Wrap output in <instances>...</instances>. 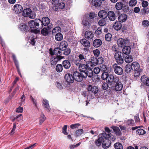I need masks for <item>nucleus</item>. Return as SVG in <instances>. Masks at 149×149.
<instances>
[{"instance_id":"nucleus-1","label":"nucleus","mask_w":149,"mask_h":149,"mask_svg":"<svg viewBox=\"0 0 149 149\" xmlns=\"http://www.w3.org/2000/svg\"><path fill=\"white\" fill-rule=\"evenodd\" d=\"M41 23V20L39 19H36L35 21H30L29 22V25L31 29H33L31 30V32L36 33L37 29H40L42 27V26H40Z\"/></svg>"},{"instance_id":"nucleus-2","label":"nucleus","mask_w":149,"mask_h":149,"mask_svg":"<svg viewBox=\"0 0 149 149\" xmlns=\"http://www.w3.org/2000/svg\"><path fill=\"white\" fill-rule=\"evenodd\" d=\"M114 58L116 61L119 64H122L124 61V55L121 52H117L114 54Z\"/></svg>"},{"instance_id":"nucleus-3","label":"nucleus","mask_w":149,"mask_h":149,"mask_svg":"<svg viewBox=\"0 0 149 149\" xmlns=\"http://www.w3.org/2000/svg\"><path fill=\"white\" fill-rule=\"evenodd\" d=\"M79 59L74 61V63L76 65H79L80 63H85L87 61L86 56L82 53L80 54L78 56Z\"/></svg>"},{"instance_id":"nucleus-4","label":"nucleus","mask_w":149,"mask_h":149,"mask_svg":"<svg viewBox=\"0 0 149 149\" xmlns=\"http://www.w3.org/2000/svg\"><path fill=\"white\" fill-rule=\"evenodd\" d=\"M22 14L24 17L28 16L32 19L35 18L36 17V15L35 13L32 12L31 10L29 8L24 9L23 11Z\"/></svg>"},{"instance_id":"nucleus-5","label":"nucleus","mask_w":149,"mask_h":149,"mask_svg":"<svg viewBox=\"0 0 149 149\" xmlns=\"http://www.w3.org/2000/svg\"><path fill=\"white\" fill-rule=\"evenodd\" d=\"M110 137V134L106 133H103L100 134L99 135V138L95 141L96 145L98 146H100L103 141L104 138H108Z\"/></svg>"},{"instance_id":"nucleus-6","label":"nucleus","mask_w":149,"mask_h":149,"mask_svg":"<svg viewBox=\"0 0 149 149\" xmlns=\"http://www.w3.org/2000/svg\"><path fill=\"white\" fill-rule=\"evenodd\" d=\"M83 72H79L77 71H75L73 73L74 79L76 81L80 82L82 81L84 76H83Z\"/></svg>"},{"instance_id":"nucleus-7","label":"nucleus","mask_w":149,"mask_h":149,"mask_svg":"<svg viewBox=\"0 0 149 149\" xmlns=\"http://www.w3.org/2000/svg\"><path fill=\"white\" fill-rule=\"evenodd\" d=\"M92 23L87 17L84 16L82 22V24L84 27L89 28Z\"/></svg>"},{"instance_id":"nucleus-8","label":"nucleus","mask_w":149,"mask_h":149,"mask_svg":"<svg viewBox=\"0 0 149 149\" xmlns=\"http://www.w3.org/2000/svg\"><path fill=\"white\" fill-rule=\"evenodd\" d=\"M63 58L62 56H61L59 55L58 56L56 57H52L50 59V64L52 65H56L58 62L60 61L61 59Z\"/></svg>"},{"instance_id":"nucleus-9","label":"nucleus","mask_w":149,"mask_h":149,"mask_svg":"<svg viewBox=\"0 0 149 149\" xmlns=\"http://www.w3.org/2000/svg\"><path fill=\"white\" fill-rule=\"evenodd\" d=\"M119 80V78L116 77L113 74H110L108 75L107 81L110 83H116Z\"/></svg>"},{"instance_id":"nucleus-10","label":"nucleus","mask_w":149,"mask_h":149,"mask_svg":"<svg viewBox=\"0 0 149 149\" xmlns=\"http://www.w3.org/2000/svg\"><path fill=\"white\" fill-rule=\"evenodd\" d=\"M83 75L84 76V78H86L87 76L91 77L93 76V70L89 68H88L87 70L84 72H82Z\"/></svg>"},{"instance_id":"nucleus-11","label":"nucleus","mask_w":149,"mask_h":149,"mask_svg":"<svg viewBox=\"0 0 149 149\" xmlns=\"http://www.w3.org/2000/svg\"><path fill=\"white\" fill-rule=\"evenodd\" d=\"M113 68L114 70L115 73L118 75L122 74L123 72L122 68L117 65L116 64H114L113 65Z\"/></svg>"},{"instance_id":"nucleus-12","label":"nucleus","mask_w":149,"mask_h":149,"mask_svg":"<svg viewBox=\"0 0 149 149\" xmlns=\"http://www.w3.org/2000/svg\"><path fill=\"white\" fill-rule=\"evenodd\" d=\"M87 64L88 67L90 68L96 66L97 64V58L92 57L91 61H87Z\"/></svg>"},{"instance_id":"nucleus-13","label":"nucleus","mask_w":149,"mask_h":149,"mask_svg":"<svg viewBox=\"0 0 149 149\" xmlns=\"http://www.w3.org/2000/svg\"><path fill=\"white\" fill-rule=\"evenodd\" d=\"M109 137L104 138V140L102 142V147L104 148H109L111 145V142L108 139Z\"/></svg>"},{"instance_id":"nucleus-14","label":"nucleus","mask_w":149,"mask_h":149,"mask_svg":"<svg viewBox=\"0 0 149 149\" xmlns=\"http://www.w3.org/2000/svg\"><path fill=\"white\" fill-rule=\"evenodd\" d=\"M65 78L66 81L69 83H72L74 81L73 75L70 73L66 74L65 76Z\"/></svg>"},{"instance_id":"nucleus-15","label":"nucleus","mask_w":149,"mask_h":149,"mask_svg":"<svg viewBox=\"0 0 149 149\" xmlns=\"http://www.w3.org/2000/svg\"><path fill=\"white\" fill-rule=\"evenodd\" d=\"M22 9L23 8L22 6L20 4H15L14 6L13 7V10L17 13H21Z\"/></svg>"},{"instance_id":"nucleus-16","label":"nucleus","mask_w":149,"mask_h":149,"mask_svg":"<svg viewBox=\"0 0 149 149\" xmlns=\"http://www.w3.org/2000/svg\"><path fill=\"white\" fill-rule=\"evenodd\" d=\"M128 40L123 38H119L117 40V44L118 46L123 47L127 43Z\"/></svg>"},{"instance_id":"nucleus-17","label":"nucleus","mask_w":149,"mask_h":149,"mask_svg":"<svg viewBox=\"0 0 149 149\" xmlns=\"http://www.w3.org/2000/svg\"><path fill=\"white\" fill-rule=\"evenodd\" d=\"M86 63V64H84V63H80L79 65H76L78 66L79 69L81 72L85 71L88 68V67L87 64V62Z\"/></svg>"},{"instance_id":"nucleus-18","label":"nucleus","mask_w":149,"mask_h":149,"mask_svg":"<svg viewBox=\"0 0 149 149\" xmlns=\"http://www.w3.org/2000/svg\"><path fill=\"white\" fill-rule=\"evenodd\" d=\"M96 16V15L95 13L92 12L84 16L87 17V18L88 19L90 22L93 23L94 22V19Z\"/></svg>"},{"instance_id":"nucleus-19","label":"nucleus","mask_w":149,"mask_h":149,"mask_svg":"<svg viewBox=\"0 0 149 149\" xmlns=\"http://www.w3.org/2000/svg\"><path fill=\"white\" fill-rule=\"evenodd\" d=\"M87 89L89 91H91L94 93H96L98 91V88L96 86H93L91 85H88Z\"/></svg>"},{"instance_id":"nucleus-20","label":"nucleus","mask_w":149,"mask_h":149,"mask_svg":"<svg viewBox=\"0 0 149 149\" xmlns=\"http://www.w3.org/2000/svg\"><path fill=\"white\" fill-rule=\"evenodd\" d=\"M41 25L43 26V25L45 26H48L50 22V19L48 17H43L42 20H41Z\"/></svg>"},{"instance_id":"nucleus-21","label":"nucleus","mask_w":149,"mask_h":149,"mask_svg":"<svg viewBox=\"0 0 149 149\" xmlns=\"http://www.w3.org/2000/svg\"><path fill=\"white\" fill-rule=\"evenodd\" d=\"M84 36L86 38L90 40L93 38L94 35L92 31H87L85 32Z\"/></svg>"},{"instance_id":"nucleus-22","label":"nucleus","mask_w":149,"mask_h":149,"mask_svg":"<svg viewBox=\"0 0 149 149\" xmlns=\"http://www.w3.org/2000/svg\"><path fill=\"white\" fill-rule=\"evenodd\" d=\"M116 84L115 85V89L117 91H121L123 88V85L119 81L118 82L115 83Z\"/></svg>"},{"instance_id":"nucleus-23","label":"nucleus","mask_w":149,"mask_h":149,"mask_svg":"<svg viewBox=\"0 0 149 149\" xmlns=\"http://www.w3.org/2000/svg\"><path fill=\"white\" fill-rule=\"evenodd\" d=\"M107 16L109 19L111 21H114L116 19L115 14L113 11H109L107 13Z\"/></svg>"},{"instance_id":"nucleus-24","label":"nucleus","mask_w":149,"mask_h":149,"mask_svg":"<svg viewBox=\"0 0 149 149\" xmlns=\"http://www.w3.org/2000/svg\"><path fill=\"white\" fill-rule=\"evenodd\" d=\"M48 101L45 99H43L42 103L43 104V106L46 108V110L48 112H49L50 111V107Z\"/></svg>"},{"instance_id":"nucleus-25","label":"nucleus","mask_w":149,"mask_h":149,"mask_svg":"<svg viewBox=\"0 0 149 149\" xmlns=\"http://www.w3.org/2000/svg\"><path fill=\"white\" fill-rule=\"evenodd\" d=\"M80 42L82 45L86 47H89L90 46V42L86 39H82L80 40Z\"/></svg>"},{"instance_id":"nucleus-26","label":"nucleus","mask_w":149,"mask_h":149,"mask_svg":"<svg viewBox=\"0 0 149 149\" xmlns=\"http://www.w3.org/2000/svg\"><path fill=\"white\" fill-rule=\"evenodd\" d=\"M127 18V15L125 14H123L119 15L118 17L119 22H124L125 21Z\"/></svg>"},{"instance_id":"nucleus-27","label":"nucleus","mask_w":149,"mask_h":149,"mask_svg":"<svg viewBox=\"0 0 149 149\" xmlns=\"http://www.w3.org/2000/svg\"><path fill=\"white\" fill-rule=\"evenodd\" d=\"M107 13L104 10H100L98 13V15L100 18H106L107 16Z\"/></svg>"},{"instance_id":"nucleus-28","label":"nucleus","mask_w":149,"mask_h":149,"mask_svg":"<svg viewBox=\"0 0 149 149\" xmlns=\"http://www.w3.org/2000/svg\"><path fill=\"white\" fill-rule=\"evenodd\" d=\"M141 80L147 86H149V77L147 78L145 76H143L141 77Z\"/></svg>"},{"instance_id":"nucleus-29","label":"nucleus","mask_w":149,"mask_h":149,"mask_svg":"<svg viewBox=\"0 0 149 149\" xmlns=\"http://www.w3.org/2000/svg\"><path fill=\"white\" fill-rule=\"evenodd\" d=\"M67 43L65 41H62L60 44L59 48L62 51L65 50L67 47Z\"/></svg>"},{"instance_id":"nucleus-30","label":"nucleus","mask_w":149,"mask_h":149,"mask_svg":"<svg viewBox=\"0 0 149 149\" xmlns=\"http://www.w3.org/2000/svg\"><path fill=\"white\" fill-rule=\"evenodd\" d=\"M93 46L96 47H100L102 44V42L100 39H96L93 42Z\"/></svg>"},{"instance_id":"nucleus-31","label":"nucleus","mask_w":149,"mask_h":149,"mask_svg":"<svg viewBox=\"0 0 149 149\" xmlns=\"http://www.w3.org/2000/svg\"><path fill=\"white\" fill-rule=\"evenodd\" d=\"M111 128L115 132L116 135L120 136L121 135V132L118 127L113 126H111Z\"/></svg>"},{"instance_id":"nucleus-32","label":"nucleus","mask_w":149,"mask_h":149,"mask_svg":"<svg viewBox=\"0 0 149 149\" xmlns=\"http://www.w3.org/2000/svg\"><path fill=\"white\" fill-rule=\"evenodd\" d=\"M122 27V25L120 22H117L113 24V27L116 30H119Z\"/></svg>"},{"instance_id":"nucleus-33","label":"nucleus","mask_w":149,"mask_h":149,"mask_svg":"<svg viewBox=\"0 0 149 149\" xmlns=\"http://www.w3.org/2000/svg\"><path fill=\"white\" fill-rule=\"evenodd\" d=\"M132 70H138L140 67L139 64L137 62H135L132 63L131 64Z\"/></svg>"},{"instance_id":"nucleus-34","label":"nucleus","mask_w":149,"mask_h":149,"mask_svg":"<svg viewBox=\"0 0 149 149\" xmlns=\"http://www.w3.org/2000/svg\"><path fill=\"white\" fill-rule=\"evenodd\" d=\"M63 64L64 67L66 69L69 68L71 66L70 62L67 60L63 61Z\"/></svg>"},{"instance_id":"nucleus-35","label":"nucleus","mask_w":149,"mask_h":149,"mask_svg":"<svg viewBox=\"0 0 149 149\" xmlns=\"http://www.w3.org/2000/svg\"><path fill=\"white\" fill-rule=\"evenodd\" d=\"M131 48L129 46L124 47L123 49V52L125 54H129L130 52Z\"/></svg>"},{"instance_id":"nucleus-36","label":"nucleus","mask_w":149,"mask_h":149,"mask_svg":"<svg viewBox=\"0 0 149 149\" xmlns=\"http://www.w3.org/2000/svg\"><path fill=\"white\" fill-rule=\"evenodd\" d=\"M92 3L95 7L100 6L101 4V2L100 0H92Z\"/></svg>"},{"instance_id":"nucleus-37","label":"nucleus","mask_w":149,"mask_h":149,"mask_svg":"<svg viewBox=\"0 0 149 149\" xmlns=\"http://www.w3.org/2000/svg\"><path fill=\"white\" fill-rule=\"evenodd\" d=\"M55 39L58 41H60L63 39V36L62 33L58 32L55 35Z\"/></svg>"},{"instance_id":"nucleus-38","label":"nucleus","mask_w":149,"mask_h":149,"mask_svg":"<svg viewBox=\"0 0 149 149\" xmlns=\"http://www.w3.org/2000/svg\"><path fill=\"white\" fill-rule=\"evenodd\" d=\"M133 60V57L130 55H127L125 59V61L127 63L132 62Z\"/></svg>"},{"instance_id":"nucleus-39","label":"nucleus","mask_w":149,"mask_h":149,"mask_svg":"<svg viewBox=\"0 0 149 149\" xmlns=\"http://www.w3.org/2000/svg\"><path fill=\"white\" fill-rule=\"evenodd\" d=\"M123 4L120 2H119L116 3L115 5L116 9L118 10H120L123 7Z\"/></svg>"},{"instance_id":"nucleus-40","label":"nucleus","mask_w":149,"mask_h":149,"mask_svg":"<svg viewBox=\"0 0 149 149\" xmlns=\"http://www.w3.org/2000/svg\"><path fill=\"white\" fill-rule=\"evenodd\" d=\"M19 28L21 31H25L28 29V27L26 25L22 23L20 24Z\"/></svg>"},{"instance_id":"nucleus-41","label":"nucleus","mask_w":149,"mask_h":149,"mask_svg":"<svg viewBox=\"0 0 149 149\" xmlns=\"http://www.w3.org/2000/svg\"><path fill=\"white\" fill-rule=\"evenodd\" d=\"M63 69V67L61 64H57L56 67V70L58 72H61Z\"/></svg>"},{"instance_id":"nucleus-42","label":"nucleus","mask_w":149,"mask_h":149,"mask_svg":"<svg viewBox=\"0 0 149 149\" xmlns=\"http://www.w3.org/2000/svg\"><path fill=\"white\" fill-rule=\"evenodd\" d=\"M84 131L82 129H79L76 131L75 132V135L76 136H80L83 133Z\"/></svg>"},{"instance_id":"nucleus-43","label":"nucleus","mask_w":149,"mask_h":149,"mask_svg":"<svg viewBox=\"0 0 149 149\" xmlns=\"http://www.w3.org/2000/svg\"><path fill=\"white\" fill-rule=\"evenodd\" d=\"M61 31V28L59 27H56L53 29L52 32L53 34H55L57 33L58 32H59Z\"/></svg>"},{"instance_id":"nucleus-44","label":"nucleus","mask_w":149,"mask_h":149,"mask_svg":"<svg viewBox=\"0 0 149 149\" xmlns=\"http://www.w3.org/2000/svg\"><path fill=\"white\" fill-rule=\"evenodd\" d=\"M114 147L116 149H123L122 145L119 143H116L114 144Z\"/></svg>"},{"instance_id":"nucleus-45","label":"nucleus","mask_w":149,"mask_h":149,"mask_svg":"<svg viewBox=\"0 0 149 149\" xmlns=\"http://www.w3.org/2000/svg\"><path fill=\"white\" fill-rule=\"evenodd\" d=\"M100 69L101 71L105 72H108V70L109 68H108L106 65H102L100 66Z\"/></svg>"},{"instance_id":"nucleus-46","label":"nucleus","mask_w":149,"mask_h":149,"mask_svg":"<svg viewBox=\"0 0 149 149\" xmlns=\"http://www.w3.org/2000/svg\"><path fill=\"white\" fill-rule=\"evenodd\" d=\"M108 72H103L102 75V79L103 80H105L106 79L107 81V80L108 76Z\"/></svg>"},{"instance_id":"nucleus-47","label":"nucleus","mask_w":149,"mask_h":149,"mask_svg":"<svg viewBox=\"0 0 149 149\" xmlns=\"http://www.w3.org/2000/svg\"><path fill=\"white\" fill-rule=\"evenodd\" d=\"M60 49L58 48H56L53 51V53L55 55H58L61 53V51H60Z\"/></svg>"},{"instance_id":"nucleus-48","label":"nucleus","mask_w":149,"mask_h":149,"mask_svg":"<svg viewBox=\"0 0 149 149\" xmlns=\"http://www.w3.org/2000/svg\"><path fill=\"white\" fill-rule=\"evenodd\" d=\"M45 119L46 118L44 115L43 114H41L40 117L39 124L40 125L45 120Z\"/></svg>"},{"instance_id":"nucleus-49","label":"nucleus","mask_w":149,"mask_h":149,"mask_svg":"<svg viewBox=\"0 0 149 149\" xmlns=\"http://www.w3.org/2000/svg\"><path fill=\"white\" fill-rule=\"evenodd\" d=\"M137 3V1L136 0H131L129 3V5L131 6H134Z\"/></svg>"},{"instance_id":"nucleus-50","label":"nucleus","mask_w":149,"mask_h":149,"mask_svg":"<svg viewBox=\"0 0 149 149\" xmlns=\"http://www.w3.org/2000/svg\"><path fill=\"white\" fill-rule=\"evenodd\" d=\"M15 64L18 70L19 69V65L16 59V58L14 54H13L12 55Z\"/></svg>"},{"instance_id":"nucleus-51","label":"nucleus","mask_w":149,"mask_h":149,"mask_svg":"<svg viewBox=\"0 0 149 149\" xmlns=\"http://www.w3.org/2000/svg\"><path fill=\"white\" fill-rule=\"evenodd\" d=\"M111 35L110 33H108L105 36V39L106 40L109 41L111 40Z\"/></svg>"},{"instance_id":"nucleus-52","label":"nucleus","mask_w":149,"mask_h":149,"mask_svg":"<svg viewBox=\"0 0 149 149\" xmlns=\"http://www.w3.org/2000/svg\"><path fill=\"white\" fill-rule=\"evenodd\" d=\"M102 33V28L101 27H99L95 32V33L97 35L101 34Z\"/></svg>"},{"instance_id":"nucleus-53","label":"nucleus","mask_w":149,"mask_h":149,"mask_svg":"<svg viewBox=\"0 0 149 149\" xmlns=\"http://www.w3.org/2000/svg\"><path fill=\"white\" fill-rule=\"evenodd\" d=\"M137 134L140 135H143L145 134V131L142 129H139L136 131Z\"/></svg>"},{"instance_id":"nucleus-54","label":"nucleus","mask_w":149,"mask_h":149,"mask_svg":"<svg viewBox=\"0 0 149 149\" xmlns=\"http://www.w3.org/2000/svg\"><path fill=\"white\" fill-rule=\"evenodd\" d=\"M80 125V124L79 123L74 124L71 125L70 127L72 129H75L78 128Z\"/></svg>"},{"instance_id":"nucleus-55","label":"nucleus","mask_w":149,"mask_h":149,"mask_svg":"<svg viewBox=\"0 0 149 149\" xmlns=\"http://www.w3.org/2000/svg\"><path fill=\"white\" fill-rule=\"evenodd\" d=\"M67 125H64L62 128V133L65 135H67L68 134L67 132Z\"/></svg>"},{"instance_id":"nucleus-56","label":"nucleus","mask_w":149,"mask_h":149,"mask_svg":"<svg viewBox=\"0 0 149 149\" xmlns=\"http://www.w3.org/2000/svg\"><path fill=\"white\" fill-rule=\"evenodd\" d=\"M41 33L43 35L46 36L48 34V30L47 29L44 28L41 30Z\"/></svg>"},{"instance_id":"nucleus-57","label":"nucleus","mask_w":149,"mask_h":149,"mask_svg":"<svg viewBox=\"0 0 149 149\" xmlns=\"http://www.w3.org/2000/svg\"><path fill=\"white\" fill-rule=\"evenodd\" d=\"M132 69V65H127L126 66L125 70L127 72H129Z\"/></svg>"},{"instance_id":"nucleus-58","label":"nucleus","mask_w":149,"mask_h":149,"mask_svg":"<svg viewBox=\"0 0 149 149\" xmlns=\"http://www.w3.org/2000/svg\"><path fill=\"white\" fill-rule=\"evenodd\" d=\"M93 52L95 56L98 57L100 55V51L98 49H97L93 50Z\"/></svg>"},{"instance_id":"nucleus-59","label":"nucleus","mask_w":149,"mask_h":149,"mask_svg":"<svg viewBox=\"0 0 149 149\" xmlns=\"http://www.w3.org/2000/svg\"><path fill=\"white\" fill-rule=\"evenodd\" d=\"M106 24L105 21L104 19H101L98 22L100 26H104Z\"/></svg>"},{"instance_id":"nucleus-60","label":"nucleus","mask_w":149,"mask_h":149,"mask_svg":"<svg viewBox=\"0 0 149 149\" xmlns=\"http://www.w3.org/2000/svg\"><path fill=\"white\" fill-rule=\"evenodd\" d=\"M97 64H101L103 63V58L102 57H100L98 58L97 59Z\"/></svg>"},{"instance_id":"nucleus-61","label":"nucleus","mask_w":149,"mask_h":149,"mask_svg":"<svg viewBox=\"0 0 149 149\" xmlns=\"http://www.w3.org/2000/svg\"><path fill=\"white\" fill-rule=\"evenodd\" d=\"M80 144V143H79L76 145H70L69 146V148L70 149H73L76 147L78 146Z\"/></svg>"},{"instance_id":"nucleus-62","label":"nucleus","mask_w":149,"mask_h":149,"mask_svg":"<svg viewBox=\"0 0 149 149\" xmlns=\"http://www.w3.org/2000/svg\"><path fill=\"white\" fill-rule=\"evenodd\" d=\"M149 22L147 20H144L142 22V25L144 27H146L149 25Z\"/></svg>"},{"instance_id":"nucleus-63","label":"nucleus","mask_w":149,"mask_h":149,"mask_svg":"<svg viewBox=\"0 0 149 149\" xmlns=\"http://www.w3.org/2000/svg\"><path fill=\"white\" fill-rule=\"evenodd\" d=\"M65 6L64 3H58L57 5V6L59 8L61 9L63 8Z\"/></svg>"},{"instance_id":"nucleus-64","label":"nucleus","mask_w":149,"mask_h":149,"mask_svg":"<svg viewBox=\"0 0 149 149\" xmlns=\"http://www.w3.org/2000/svg\"><path fill=\"white\" fill-rule=\"evenodd\" d=\"M64 52H63V54L66 55H69L71 52V50L70 49H67L65 50Z\"/></svg>"}]
</instances>
